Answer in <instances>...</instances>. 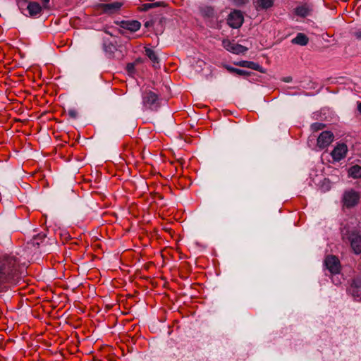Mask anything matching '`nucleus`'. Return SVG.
I'll return each mask as SVG.
<instances>
[{
  "label": "nucleus",
  "instance_id": "obj_23",
  "mask_svg": "<svg viewBox=\"0 0 361 361\" xmlns=\"http://www.w3.org/2000/svg\"><path fill=\"white\" fill-rule=\"evenodd\" d=\"M325 127V125L322 123H314L311 125V129L314 132L322 130Z\"/></svg>",
  "mask_w": 361,
  "mask_h": 361
},
{
  "label": "nucleus",
  "instance_id": "obj_7",
  "mask_svg": "<svg viewBox=\"0 0 361 361\" xmlns=\"http://www.w3.org/2000/svg\"><path fill=\"white\" fill-rule=\"evenodd\" d=\"M349 241L351 248L356 255L361 253V235L356 231H353L349 234Z\"/></svg>",
  "mask_w": 361,
  "mask_h": 361
},
{
  "label": "nucleus",
  "instance_id": "obj_31",
  "mask_svg": "<svg viewBox=\"0 0 361 361\" xmlns=\"http://www.w3.org/2000/svg\"><path fill=\"white\" fill-rule=\"evenodd\" d=\"M357 111L361 114V102H357Z\"/></svg>",
  "mask_w": 361,
  "mask_h": 361
},
{
  "label": "nucleus",
  "instance_id": "obj_1",
  "mask_svg": "<svg viewBox=\"0 0 361 361\" xmlns=\"http://www.w3.org/2000/svg\"><path fill=\"white\" fill-rule=\"evenodd\" d=\"M18 261L11 255L0 257V293L4 292L9 284L16 281Z\"/></svg>",
  "mask_w": 361,
  "mask_h": 361
},
{
  "label": "nucleus",
  "instance_id": "obj_2",
  "mask_svg": "<svg viewBox=\"0 0 361 361\" xmlns=\"http://www.w3.org/2000/svg\"><path fill=\"white\" fill-rule=\"evenodd\" d=\"M142 105L145 109L157 111L161 106V99L152 90H145L142 94Z\"/></svg>",
  "mask_w": 361,
  "mask_h": 361
},
{
  "label": "nucleus",
  "instance_id": "obj_18",
  "mask_svg": "<svg viewBox=\"0 0 361 361\" xmlns=\"http://www.w3.org/2000/svg\"><path fill=\"white\" fill-rule=\"evenodd\" d=\"M164 6V3L161 2V1L156 2V3H146L141 6L140 10L142 11H147L151 8H153L155 7H159V6Z\"/></svg>",
  "mask_w": 361,
  "mask_h": 361
},
{
  "label": "nucleus",
  "instance_id": "obj_26",
  "mask_svg": "<svg viewBox=\"0 0 361 361\" xmlns=\"http://www.w3.org/2000/svg\"><path fill=\"white\" fill-rule=\"evenodd\" d=\"M235 74L241 76H248L250 75V73L242 69H237Z\"/></svg>",
  "mask_w": 361,
  "mask_h": 361
},
{
  "label": "nucleus",
  "instance_id": "obj_34",
  "mask_svg": "<svg viewBox=\"0 0 361 361\" xmlns=\"http://www.w3.org/2000/svg\"><path fill=\"white\" fill-rule=\"evenodd\" d=\"M120 32H121L122 35H124V33H125V32H124V31H121Z\"/></svg>",
  "mask_w": 361,
  "mask_h": 361
},
{
  "label": "nucleus",
  "instance_id": "obj_4",
  "mask_svg": "<svg viewBox=\"0 0 361 361\" xmlns=\"http://www.w3.org/2000/svg\"><path fill=\"white\" fill-rule=\"evenodd\" d=\"M244 21L243 13L238 10L231 12L227 18V23L232 28H239Z\"/></svg>",
  "mask_w": 361,
  "mask_h": 361
},
{
  "label": "nucleus",
  "instance_id": "obj_15",
  "mask_svg": "<svg viewBox=\"0 0 361 361\" xmlns=\"http://www.w3.org/2000/svg\"><path fill=\"white\" fill-rule=\"evenodd\" d=\"M308 37L303 33H298L295 38L292 39V43L300 46H305L308 43Z\"/></svg>",
  "mask_w": 361,
  "mask_h": 361
},
{
  "label": "nucleus",
  "instance_id": "obj_29",
  "mask_svg": "<svg viewBox=\"0 0 361 361\" xmlns=\"http://www.w3.org/2000/svg\"><path fill=\"white\" fill-rule=\"evenodd\" d=\"M226 68L230 72V73H236V71L238 68H233V67H231V66H226Z\"/></svg>",
  "mask_w": 361,
  "mask_h": 361
},
{
  "label": "nucleus",
  "instance_id": "obj_25",
  "mask_svg": "<svg viewBox=\"0 0 361 361\" xmlns=\"http://www.w3.org/2000/svg\"><path fill=\"white\" fill-rule=\"evenodd\" d=\"M68 116L72 118H76L78 116V111L75 109H71L68 111Z\"/></svg>",
  "mask_w": 361,
  "mask_h": 361
},
{
  "label": "nucleus",
  "instance_id": "obj_13",
  "mask_svg": "<svg viewBox=\"0 0 361 361\" xmlns=\"http://www.w3.org/2000/svg\"><path fill=\"white\" fill-rule=\"evenodd\" d=\"M201 16L208 20H213L215 17L214 9L211 6H203L200 8Z\"/></svg>",
  "mask_w": 361,
  "mask_h": 361
},
{
  "label": "nucleus",
  "instance_id": "obj_28",
  "mask_svg": "<svg viewBox=\"0 0 361 361\" xmlns=\"http://www.w3.org/2000/svg\"><path fill=\"white\" fill-rule=\"evenodd\" d=\"M353 36L358 40H361V29H359L353 32Z\"/></svg>",
  "mask_w": 361,
  "mask_h": 361
},
{
  "label": "nucleus",
  "instance_id": "obj_3",
  "mask_svg": "<svg viewBox=\"0 0 361 361\" xmlns=\"http://www.w3.org/2000/svg\"><path fill=\"white\" fill-rule=\"evenodd\" d=\"M360 199V195L359 192L353 189L345 190L341 200L343 207L347 209L353 208L359 203Z\"/></svg>",
  "mask_w": 361,
  "mask_h": 361
},
{
  "label": "nucleus",
  "instance_id": "obj_10",
  "mask_svg": "<svg viewBox=\"0 0 361 361\" xmlns=\"http://www.w3.org/2000/svg\"><path fill=\"white\" fill-rule=\"evenodd\" d=\"M123 5V1H114L111 3L102 4L101 5V8L105 13L113 14L118 12Z\"/></svg>",
  "mask_w": 361,
  "mask_h": 361
},
{
  "label": "nucleus",
  "instance_id": "obj_33",
  "mask_svg": "<svg viewBox=\"0 0 361 361\" xmlns=\"http://www.w3.org/2000/svg\"><path fill=\"white\" fill-rule=\"evenodd\" d=\"M286 82H289L290 81V79L289 78H287L285 80Z\"/></svg>",
  "mask_w": 361,
  "mask_h": 361
},
{
  "label": "nucleus",
  "instance_id": "obj_24",
  "mask_svg": "<svg viewBox=\"0 0 361 361\" xmlns=\"http://www.w3.org/2000/svg\"><path fill=\"white\" fill-rule=\"evenodd\" d=\"M45 234L44 233H39L37 234L34 238H33V244L34 245H39L40 244V242L39 241V240H40V241L42 242V240L45 237Z\"/></svg>",
  "mask_w": 361,
  "mask_h": 361
},
{
  "label": "nucleus",
  "instance_id": "obj_17",
  "mask_svg": "<svg viewBox=\"0 0 361 361\" xmlns=\"http://www.w3.org/2000/svg\"><path fill=\"white\" fill-rule=\"evenodd\" d=\"M238 66L248 68L255 71H261V66L255 62L248 61H241L237 63Z\"/></svg>",
  "mask_w": 361,
  "mask_h": 361
},
{
  "label": "nucleus",
  "instance_id": "obj_12",
  "mask_svg": "<svg viewBox=\"0 0 361 361\" xmlns=\"http://www.w3.org/2000/svg\"><path fill=\"white\" fill-rule=\"evenodd\" d=\"M120 27L125 30L136 32L140 30L141 23L137 20H124L120 23Z\"/></svg>",
  "mask_w": 361,
  "mask_h": 361
},
{
  "label": "nucleus",
  "instance_id": "obj_9",
  "mask_svg": "<svg viewBox=\"0 0 361 361\" xmlns=\"http://www.w3.org/2000/svg\"><path fill=\"white\" fill-rule=\"evenodd\" d=\"M347 152V145L344 143H341L334 147L331 154L334 160L339 161L345 157Z\"/></svg>",
  "mask_w": 361,
  "mask_h": 361
},
{
  "label": "nucleus",
  "instance_id": "obj_27",
  "mask_svg": "<svg viewBox=\"0 0 361 361\" xmlns=\"http://www.w3.org/2000/svg\"><path fill=\"white\" fill-rule=\"evenodd\" d=\"M233 4L238 6H243L248 2V0H232Z\"/></svg>",
  "mask_w": 361,
  "mask_h": 361
},
{
  "label": "nucleus",
  "instance_id": "obj_21",
  "mask_svg": "<svg viewBox=\"0 0 361 361\" xmlns=\"http://www.w3.org/2000/svg\"><path fill=\"white\" fill-rule=\"evenodd\" d=\"M273 0H257V6L262 9H267L273 6Z\"/></svg>",
  "mask_w": 361,
  "mask_h": 361
},
{
  "label": "nucleus",
  "instance_id": "obj_22",
  "mask_svg": "<svg viewBox=\"0 0 361 361\" xmlns=\"http://www.w3.org/2000/svg\"><path fill=\"white\" fill-rule=\"evenodd\" d=\"M308 13H309L308 8L303 6L297 7L295 9V13L298 16H301V17H305L306 16L308 15Z\"/></svg>",
  "mask_w": 361,
  "mask_h": 361
},
{
  "label": "nucleus",
  "instance_id": "obj_5",
  "mask_svg": "<svg viewBox=\"0 0 361 361\" xmlns=\"http://www.w3.org/2000/svg\"><path fill=\"white\" fill-rule=\"evenodd\" d=\"M326 269L332 274H338L341 269V264L338 259L334 255H329L324 261Z\"/></svg>",
  "mask_w": 361,
  "mask_h": 361
},
{
  "label": "nucleus",
  "instance_id": "obj_11",
  "mask_svg": "<svg viewBox=\"0 0 361 361\" xmlns=\"http://www.w3.org/2000/svg\"><path fill=\"white\" fill-rule=\"evenodd\" d=\"M223 45H224V47L226 50H228L233 54H238L240 53H243L244 51H245L247 50V49L245 48L243 46L236 44V43H234V42H231L228 39L224 40Z\"/></svg>",
  "mask_w": 361,
  "mask_h": 361
},
{
  "label": "nucleus",
  "instance_id": "obj_8",
  "mask_svg": "<svg viewBox=\"0 0 361 361\" xmlns=\"http://www.w3.org/2000/svg\"><path fill=\"white\" fill-rule=\"evenodd\" d=\"M334 134L330 131L322 132L317 138V145L320 148L329 146L334 140Z\"/></svg>",
  "mask_w": 361,
  "mask_h": 361
},
{
  "label": "nucleus",
  "instance_id": "obj_6",
  "mask_svg": "<svg viewBox=\"0 0 361 361\" xmlns=\"http://www.w3.org/2000/svg\"><path fill=\"white\" fill-rule=\"evenodd\" d=\"M348 291L355 300H361V276L353 280Z\"/></svg>",
  "mask_w": 361,
  "mask_h": 361
},
{
  "label": "nucleus",
  "instance_id": "obj_19",
  "mask_svg": "<svg viewBox=\"0 0 361 361\" xmlns=\"http://www.w3.org/2000/svg\"><path fill=\"white\" fill-rule=\"evenodd\" d=\"M103 49L106 53L109 54L110 55L113 54L116 49V46L109 41L104 42Z\"/></svg>",
  "mask_w": 361,
  "mask_h": 361
},
{
  "label": "nucleus",
  "instance_id": "obj_16",
  "mask_svg": "<svg viewBox=\"0 0 361 361\" xmlns=\"http://www.w3.org/2000/svg\"><path fill=\"white\" fill-rule=\"evenodd\" d=\"M348 176L357 179L361 178V166L359 165H354L348 169Z\"/></svg>",
  "mask_w": 361,
  "mask_h": 361
},
{
  "label": "nucleus",
  "instance_id": "obj_14",
  "mask_svg": "<svg viewBox=\"0 0 361 361\" xmlns=\"http://www.w3.org/2000/svg\"><path fill=\"white\" fill-rule=\"evenodd\" d=\"M29 14L32 16L39 14L42 11V7L37 2H30L27 6Z\"/></svg>",
  "mask_w": 361,
  "mask_h": 361
},
{
  "label": "nucleus",
  "instance_id": "obj_30",
  "mask_svg": "<svg viewBox=\"0 0 361 361\" xmlns=\"http://www.w3.org/2000/svg\"><path fill=\"white\" fill-rule=\"evenodd\" d=\"M127 68L129 71H130L134 69V65L133 63H128L127 65Z\"/></svg>",
  "mask_w": 361,
  "mask_h": 361
},
{
  "label": "nucleus",
  "instance_id": "obj_20",
  "mask_svg": "<svg viewBox=\"0 0 361 361\" xmlns=\"http://www.w3.org/2000/svg\"><path fill=\"white\" fill-rule=\"evenodd\" d=\"M145 54L154 63H159V58L154 50L145 48Z\"/></svg>",
  "mask_w": 361,
  "mask_h": 361
},
{
  "label": "nucleus",
  "instance_id": "obj_32",
  "mask_svg": "<svg viewBox=\"0 0 361 361\" xmlns=\"http://www.w3.org/2000/svg\"><path fill=\"white\" fill-rule=\"evenodd\" d=\"M42 2L44 4H47L49 2V0H42Z\"/></svg>",
  "mask_w": 361,
  "mask_h": 361
}]
</instances>
